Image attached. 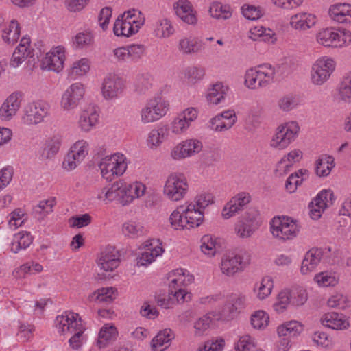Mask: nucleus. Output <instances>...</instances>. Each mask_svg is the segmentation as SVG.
Masks as SVG:
<instances>
[{
  "mask_svg": "<svg viewBox=\"0 0 351 351\" xmlns=\"http://www.w3.org/2000/svg\"><path fill=\"white\" fill-rule=\"evenodd\" d=\"M126 88L125 80L121 76L109 73L102 80L101 94L107 101H114L120 98Z\"/></svg>",
  "mask_w": 351,
  "mask_h": 351,
  "instance_id": "a211bd4d",
  "label": "nucleus"
},
{
  "mask_svg": "<svg viewBox=\"0 0 351 351\" xmlns=\"http://www.w3.org/2000/svg\"><path fill=\"white\" fill-rule=\"evenodd\" d=\"M323 252L321 249L312 248L304 255L302 261L300 272L302 275H307L313 271L321 262Z\"/></svg>",
  "mask_w": 351,
  "mask_h": 351,
  "instance_id": "c9c22d12",
  "label": "nucleus"
},
{
  "mask_svg": "<svg viewBox=\"0 0 351 351\" xmlns=\"http://www.w3.org/2000/svg\"><path fill=\"white\" fill-rule=\"evenodd\" d=\"M23 94L20 91L11 93L0 106V119L10 121L16 116L21 107Z\"/></svg>",
  "mask_w": 351,
  "mask_h": 351,
  "instance_id": "393cba45",
  "label": "nucleus"
},
{
  "mask_svg": "<svg viewBox=\"0 0 351 351\" xmlns=\"http://www.w3.org/2000/svg\"><path fill=\"white\" fill-rule=\"evenodd\" d=\"M190 202L193 204V205L199 210L204 212L208 206L214 204L215 197L210 191H202L197 193L194 197L193 202Z\"/></svg>",
  "mask_w": 351,
  "mask_h": 351,
  "instance_id": "69168bd1",
  "label": "nucleus"
},
{
  "mask_svg": "<svg viewBox=\"0 0 351 351\" xmlns=\"http://www.w3.org/2000/svg\"><path fill=\"white\" fill-rule=\"evenodd\" d=\"M334 158L328 155H321L315 162V173L319 177L328 176L334 167Z\"/></svg>",
  "mask_w": 351,
  "mask_h": 351,
  "instance_id": "864d4df0",
  "label": "nucleus"
},
{
  "mask_svg": "<svg viewBox=\"0 0 351 351\" xmlns=\"http://www.w3.org/2000/svg\"><path fill=\"white\" fill-rule=\"evenodd\" d=\"M144 14L138 9H130L119 16L113 27L117 36L130 37L136 34L145 24Z\"/></svg>",
  "mask_w": 351,
  "mask_h": 351,
  "instance_id": "20e7f679",
  "label": "nucleus"
},
{
  "mask_svg": "<svg viewBox=\"0 0 351 351\" xmlns=\"http://www.w3.org/2000/svg\"><path fill=\"white\" fill-rule=\"evenodd\" d=\"M89 143L84 139L75 141L71 147L62 162V168L71 171L85 159L88 154Z\"/></svg>",
  "mask_w": 351,
  "mask_h": 351,
  "instance_id": "aec40b11",
  "label": "nucleus"
},
{
  "mask_svg": "<svg viewBox=\"0 0 351 351\" xmlns=\"http://www.w3.org/2000/svg\"><path fill=\"white\" fill-rule=\"evenodd\" d=\"M175 32L172 21L167 17H160L152 25V34L158 39H167L173 36Z\"/></svg>",
  "mask_w": 351,
  "mask_h": 351,
  "instance_id": "7c9ffc66",
  "label": "nucleus"
},
{
  "mask_svg": "<svg viewBox=\"0 0 351 351\" xmlns=\"http://www.w3.org/2000/svg\"><path fill=\"white\" fill-rule=\"evenodd\" d=\"M250 199L251 197L248 193L241 192L237 194L224 205L221 211L222 218L228 219L234 217L250 203Z\"/></svg>",
  "mask_w": 351,
  "mask_h": 351,
  "instance_id": "cd10ccee",
  "label": "nucleus"
},
{
  "mask_svg": "<svg viewBox=\"0 0 351 351\" xmlns=\"http://www.w3.org/2000/svg\"><path fill=\"white\" fill-rule=\"evenodd\" d=\"M247 36L254 41L262 40L269 44H274L277 40L276 34L272 29L261 25L251 27Z\"/></svg>",
  "mask_w": 351,
  "mask_h": 351,
  "instance_id": "79ce46f5",
  "label": "nucleus"
},
{
  "mask_svg": "<svg viewBox=\"0 0 351 351\" xmlns=\"http://www.w3.org/2000/svg\"><path fill=\"white\" fill-rule=\"evenodd\" d=\"M260 223L255 215L246 213L239 217L234 225V233L239 239L251 237L258 228Z\"/></svg>",
  "mask_w": 351,
  "mask_h": 351,
  "instance_id": "b1692460",
  "label": "nucleus"
},
{
  "mask_svg": "<svg viewBox=\"0 0 351 351\" xmlns=\"http://www.w3.org/2000/svg\"><path fill=\"white\" fill-rule=\"evenodd\" d=\"M127 206L131 204L135 199L141 198L145 195L147 186L140 181L127 182L124 181Z\"/></svg>",
  "mask_w": 351,
  "mask_h": 351,
  "instance_id": "c03bdc74",
  "label": "nucleus"
},
{
  "mask_svg": "<svg viewBox=\"0 0 351 351\" xmlns=\"http://www.w3.org/2000/svg\"><path fill=\"white\" fill-rule=\"evenodd\" d=\"M99 117L98 108L94 105H88L80 111L77 126L82 132L88 133L97 128L99 123Z\"/></svg>",
  "mask_w": 351,
  "mask_h": 351,
  "instance_id": "5701e85b",
  "label": "nucleus"
},
{
  "mask_svg": "<svg viewBox=\"0 0 351 351\" xmlns=\"http://www.w3.org/2000/svg\"><path fill=\"white\" fill-rule=\"evenodd\" d=\"M275 76V68L269 64H263L245 71L244 84L252 90L265 88L274 82Z\"/></svg>",
  "mask_w": 351,
  "mask_h": 351,
  "instance_id": "1a4fd4ad",
  "label": "nucleus"
},
{
  "mask_svg": "<svg viewBox=\"0 0 351 351\" xmlns=\"http://www.w3.org/2000/svg\"><path fill=\"white\" fill-rule=\"evenodd\" d=\"M237 117L234 110H226L217 114L208 121L210 129L221 132L230 130L237 122Z\"/></svg>",
  "mask_w": 351,
  "mask_h": 351,
  "instance_id": "bb28decb",
  "label": "nucleus"
},
{
  "mask_svg": "<svg viewBox=\"0 0 351 351\" xmlns=\"http://www.w3.org/2000/svg\"><path fill=\"white\" fill-rule=\"evenodd\" d=\"M317 22V18L315 14L302 12L291 16L289 25L295 30L306 31L314 27Z\"/></svg>",
  "mask_w": 351,
  "mask_h": 351,
  "instance_id": "473e14b6",
  "label": "nucleus"
},
{
  "mask_svg": "<svg viewBox=\"0 0 351 351\" xmlns=\"http://www.w3.org/2000/svg\"><path fill=\"white\" fill-rule=\"evenodd\" d=\"M121 262V254L113 246H107L99 254L97 264L104 271H112L118 267Z\"/></svg>",
  "mask_w": 351,
  "mask_h": 351,
  "instance_id": "a878e982",
  "label": "nucleus"
},
{
  "mask_svg": "<svg viewBox=\"0 0 351 351\" xmlns=\"http://www.w3.org/2000/svg\"><path fill=\"white\" fill-rule=\"evenodd\" d=\"M121 232L125 237L136 239L143 235L145 228L141 222L134 219H130L123 223Z\"/></svg>",
  "mask_w": 351,
  "mask_h": 351,
  "instance_id": "6e6d98bb",
  "label": "nucleus"
},
{
  "mask_svg": "<svg viewBox=\"0 0 351 351\" xmlns=\"http://www.w3.org/2000/svg\"><path fill=\"white\" fill-rule=\"evenodd\" d=\"M62 143V136L59 134H53L47 138L41 154L42 158L49 159L54 157L58 153Z\"/></svg>",
  "mask_w": 351,
  "mask_h": 351,
  "instance_id": "49530a36",
  "label": "nucleus"
},
{
  "mask_svg": "<svg viewBox=\"0 0 351 351\" xmlns=\"http://www.w3.org/2000/svg\"><path fill=\"white\" fill-rule=\"evenodd\" d=\"M203 149L202 141L195 137L187 138L175 145L169 156L173 161H182L199 154Z\"/></svg>",
  "mask_w": 351,
  "mask_h": 351,
  "instance_id": "dca6fc26",
  "label": "nucleus"
},
{
  "mask_svg": "<svg viewBox=\"0 0 351 351\" xmlns=\"http://www.w3.org/2000/svg\"><path fill=\"white\" fill-rule=\"evenodd\" d=\"M95 197L104 204L116 202L121 206H127L124 180H119L106 186L97 189L95 191Z\"/></svg>",
  "mask_w": 351,
  "mask_h": 351,
  "instance_id": "f3484780",
  "label": "nucleus"
},
{
  "mask_svg": "<svg viewBox=\"0 0 351 351\" xmlns=\"http://www.w3.org/2000/svg\"><path fill=\"white\" fill-rule=\"evenodd\" d=\"M289 292L290 302L293 305L302 306L308 299L306 290L299 285L293 286L291 289H287Z\"/></svg>",
  "mask_w": 351,
  "mask_h": 351,
  "instance_id": "0e129e2a",
  "label": "nucleus"
},
{
  "mask_svg": "<svg viewBox=\"0 0 351 351\" xmlns=\"http://www.w3.org/2000/svg\"><path fill=\"white\" fill-rule=\"evenodd\" d=\"M313 280L319 287H335L339 283V276L335 271H324L316 274Z\"/></svg>",
  "mask_w": 351,
  "mask_h": 351,
  "instance_id": "4d7b16f0",
  "label": "nucleus"
},
{
  "mask_svg": "<svg viewBox=\"0 0 351 351\" xmlns=\"http://www.w3.org/2000/svg\"><path fill=\"white\" fill-rule=\"evenodd\" d=\"M20 34V25L15 19L10 21L1 31V38L8 45H14L19 38Z\"/></svg>",
  "mask_w": 351,
  "mask_h": 351,
  "instance_id": "3c124183",
  "label": "nucleus"
},
{
  "mask_svg": "<svg viewBox=\"0 0 351 351\" xmlns=\"http://www.w3.org/2000/svg\"><path fill=\"white\" fill-rule=\"evenodd\" d=\"M336 61L329 56L319 57L311 65V82L315 86H322L327 82L336 69Z\"/></svg>",
  "mask_w": 351,
  "mask_h": 351,
  "instance_id": "f8f14e48",
  "label": "nucleus"
},
{
  "mask_svg": "<svg viewBox=\"0 0 351 351\" xmlns=\"http://www.w3.org/2000/svg\"><path fill=\"white\" fill-rule=\"evenodd\" d=\"M54 326L60 335H69L73 332H84L85 328L79 315L73 312H64L58 315Z\"/></svg>",
  "mask_w": 351,
  "mask_h": 351,
  "instance_id": "6ab92c4d",
  "label": "nucleus"
},
{
  "mask_svg": "<svg viewBox=\"0 0 351 351\" xmlns=\"http://www.w3.org/2000/svg\"><path fill=\"white\" fill-rule=\"evenodd\" d=\"M332 96L337 104H351V71L341 77Z\"/></svg>",
  "mask_w": 351,
  "mask_h": 351,
  "instance_id": "c85d7f7f",
  "label": "nucleus"
},
{
  "mask_svg": "<svg viewBox=\"0 0 351 351\" xmlns=\"http://www.w3.org/2000/svg\"><path fill=\"white\" fill-rule=\"evenodd\" d=\"M210 16L219 21H227L232 18L233 8L230 5L223 3L219 1H213L210 3L208 10Z\"/></svg>",
  "mask_w": 351,
  "mask_h": 351,
  "instance_id": "58836bf2",
  "label": "nucleus"
},
{
  "mask_svg": "<svg viewBox=\"0 0 351 351\" xmlns=\"http://www.w3.org/2000/svg\"><path fill=\"white\" fill-rule=\"evenodd\" d=\"M204 215L205 212L193 204L186 202L171 213L169 220L174 230H189L199 227L204 221Z\"/></svg>",
  "mask_w": 351,
  "mask_h": 351,
  "instance_id": "f257e3e1",
  "label": "nucleus"
},
{
  "mask_svg": "<svg viewBox=\"0 0 351 351\" xmlns=\"http://www.w3.org/2000/svg\"><path fill=\"white\" fill-rule=\"evenodd\" d=\"M219 247V239L212 235L206 234L201 239L200 249L203 254L213 257L216 255Z\"/></svg>",
  "mask_w": 351,
  "mask_h": 351,
  "instance_id": "bf43d9fd",
  "label": "nucleus"
},
{
  "mask_svg": "<svg viewBox=\"0 0 351 351\" xmlns=\"http://www.w3.org/2000/svg\"><path fill=\"white\" fill-rule=\"evenodd\" d=\"M308 171L303 169L290 175L285 182L286 190L289 193L295 192L298 186L302 184L303 181L308 177Z\"/></svg>",
  "mask_w": 351,
  "mask_h": 351,
  "instance_id": "052dcab7",
  "label": "nucleus"
},
{
  "mask_svg": "<svg viewBox=\"0 0 351 351\" xmlns=\"http://www.w3.org/2000/svg\"><path fill=\"white\" fill-rule=\"evenodd\" d=\"M252 254L245 249L226 254L221 258L220 269L223 274L232 277L242 272L251 263Z\"/></svg>",
  "mask_w": 351,
  "mask_h": 351,
  "instance_id": "9d476101",
  "label": "nucleus"
},
{
  "mask_svg": "<svg viewBox=\"0 0 351 351\" xmlns=\"http://www.w3.org/2000/svg\"><path fill=\"white\" fill-rule=\"evenodd\" d=\"M43 266L36 262H28L16 269L14 274L16 278H25L27 274H35L43 271Z\"/></svg>",
  "mask_w": 351,
  "mask_h": 351,
  "instance_id": "338daca9",
  "label": "nucleus"
},
{
  "mask_svg": "<svg viewBox=\"0 0 351 351\" xmlns=\"http://www.w3.org/2000/svg\"><path fill=\"white\" fill-rule=\"evenodd\" d=\"M274 287L273 277L269 275H265L254 283L252 293L256 300L263 301L269 297Z\"/></svg>",
  "mask_w": 351,
  "mask_h": 351,
  "instance_id": "f704fd0d",
  "label": "nucleus"
},
{
  "mask_svg": "<svg viewBox=\"0 0 351 351\" xmlns=\"http://www.w3.org/2000/svg\"><path fill=\"white\" fill-rule=\"evenodd\" d=\"M270 317L264 310H256L252 313L250 317L251 326L256 330L263 331L269 326Z\"/></svg>",
  "mask_w": 351,
  "mask_h": 351,
  "instance_id": "5fc2aeb1",
  "label": "nucleus"
},
{
  "mask_svg": "<svg viewBox=\"0 0 351 351\" xmlns=\"http://www.w3.org/2000/svg\"><path fill=\"white\" fill-rule=\"evenodd\" d=\"M118 335V330L112 324H106L100 329L97 345L100 348H105L114 341Z\"/></svg>",
  "mask_w": 351,
  "mask_h": 351,
  "instance_id": "8fccbe9b",
  "label": "nucleus"
},
{
  "mask_svg": "<svg viewBox=\"0 0 351 351\" xmlns=\"http://www.w3.org/2000/svg\"><path fill=\"white\" fill-rule=\"evenodd\" d=\"M300 104L301 101L298 95L287 94L277 99L276 106L279 111L288 113L298 108Z\"/></svg>",
  "mask_w": 351,
  "mask_h": 351,
  "instance_id": "de8ad7c7",
  "label": "nucleus"
},
{
  "mask_svg": "<svg viewBox=\"0 0 351 351\" xmlns=\"http://www.w3.org/2000/svg\"><path fill=\"white\" fill-rule=\"evenodd\" d=\"M198 114V110L194 107H188L178 112L167 126L169 134L178 136L186 134L197 120Z\"/></svg>",
  "mask_w": 351,
  "mask_h": 351,
  "instance_id": "4468645a",
  "label": "nucleus"
},
{
  "mask_svg": "<svg viewBox=\"0 0 351 351\" xmlns=\"http://www.w3.org/2000/svg\"><path fill=\"white\" fill-rule=\"evenodd\" d=\"M202 49V41L192 36L180 38L178 43V50L182 55H193L199 53Z\"/></svg>",
  "mask_w": 351,
  "mask_h": 351,
  "instance_id": "a18cd8bd",
  "label": "nucleus"
},
{
  "mask_svg": "<svg viewBox=\"0 0 351 351\" xmlns=\"http://www.w3.org/2000/svg\"><path fill=\"white\" fill-rule=\"evenodd\" d=\"M170 294L178 302L186 300L188 291L186 287L194 281V276L186 269L177 268L168 274Z\"/></svg>",
  "mask_w": 351,
  "mask_h": 351,
  "instance_id": "9b49d317",
  "label": "nucleus"
},
{
  "mask_svg": "<svg viewBox=\"0 0 351 351\" xmlns=\"http://www.w3.org/2000/svg\"><path fill=\"white\" fill-rule=\"evenodd\" d=\"M31 40L29 36H23L12 53L10 65L11 67H19L32 53Z\"/></svg>",
  "mask_w": 351,
  "mask_h": 351,
  "instance_id": "2f4dec72",
  "label": "nucleus"
},
{
  "mask_svg": "<svg viewBox=\"0 0 351 351\" xmlns=\"http://www.w3.org/2000/svg\"><path fill=\"white\" fill-rule=\"evenodd\" d=\"M86 87L84 84L76 82L71 84L62 93L60 107L63 112L74 110L84 100Z\"/></svg>",
  "mask_w": 351,
  "mask_h": 351,
  "instance_id": "2eb2a0df",
  "label": "nucleus"
},
{
  "mask_svg": "<svg viewBox=\"0 0 351 351\" xmlns=\"http://www.w3.org/2000/svg\"><path fill=\"white\" fill-rule=\"evenodd\" d=\"M322 324L332 330H346L350 326L348 318L342 313L330 312L325 313L321 317Z\"/></svg>",
  "mask_w": 351,
  "mask_h": 351,
  "instance_id": "72a5a7b5",
  "label": "nucleus"
},
{
  "mask_svg": "<svg viewBox=\"0 0 351 351\" xmlns=\"http://www.w3.org/2000/svg\"><path fill=\"white\" fill-rule=\"evenodd\" d=\"M66 60V49L62 45L52 47L41 60L40 69L45 71L60 73Z\"/></svg>",
  "mask_w": 351,
  "mask_h": 351,
  "instance_id": "412c9836",
  "label": "nucleus"
},
{
  "mask_svg": "<svg viewBox=\"0 0 351 351\" xmlns=\"http://www.w3.org/2000/svg\"><path fill=\"white\" fill-rule=\"evenodd\" d=\"M117 295V290L114 287H102L97 289L89 296L92 301L110 302Z\"/></svg>",
  "mask_w": 351,
  "mask_h": 351,
  "instance_id": "680f3d73",
  "label": "nucleus"
},
{
  "mask_svg": "<svg viewBox=\"0 0 351 351\" xmlns=\"http://www.w3.org/2000/svg\"><path fill=\"white\" fill-rule=\"evenodd\" d=\"M169 132L167 125L159 126L151 130L147 135L146 144L152 149L160 147L168 138Z\"/></svg>",
  "mask_w": 351,
  "mask_h": 351,
  "instance_id": "37998d69",
  "label": "nucleus"
},
{
  "mask_svg": "<svg viewBox=\"0 0 351 351\" xmlns=\"http://www.w3.org/2000/svg\"><path fill=\"white\" fill-rule=\"evenodd\" d=\"M93 43V34L88 30L80 32L73 38V46L76 49H86L90 47Z\"/></svg>",
  "mask_w": 351,
  "mask_h": 351,
  "instance_id": "e2e57ef3",
  "label": "nucleus"
},
{
  "mask_svg": "<svg viewBox=\"0 0 351 351\" xmlns=\"http://www.w3.org/2000/svg\"><path fill=\"white\" fill-rule=\"evenodd\" d=\"M169 110V103L160 96L149 99L140 111V120L143 124L156 122L165 117Z\"/></svg>",
  "mask_w": 351,
  "mask_h": 351,
  "instance_id": "ddd939ff",
  "label": "nucleus"
},
{
  "mask_svg": "<svg viewBox=\"0 0 351 351\" xmlns=\"http://www.w3.org/2000/svg\"><path fill=\"white\" fill-rule=\"evenodd\" d=\"M256 347L255 339L248 334L241 336L235 344L236 351H252Z\"/></svg>",
  "mask_w": 351,
  "mask_h": 351,
  "instance_id": "774afa93",
  "label": "nucleus"
},
{
  "mask_svg": "<svg viewBox=\"0 0 351 351\" xmlns=\"http://www.w3.org/2000/svg\"><path fill=\"white\" fill-rule=\"evenodd\" d=\"M173 10L178 17L189 25L197 22V12L189 0H178L173 4Z\"/></svg>",
  "mask_w": 351,
  "mask_h": 351,
  "instance_id": "c756f323",
  "label": "nucleus"
},
{
  "mask_svg": "<svg viewBox=\"0 0 351 351\" xmlns=\"http://www.w3.org/2000/svg\"><path fill=\"white\" fill-rule=\"evenodd\" d=\"M175 337V332L171 328H165L160 330L151 341V350L165 351L171 346Z\"/></svg>",
  "mask_w": 351,
  "mask_h": 351,
  "instance_id": "e433bc0d",
  "label": "nucleus"
},
{
  "mask_svg": "<svg viewBox=\"0 0 351 351\" xmlns=\"http://www.w3.org/2000/svg\"><path fill=\"white\" fill-rule=\"evenodd\" d=\"M189 189L186 177L182 173L171 172L166 177L162 194L167 200L178 202L186 197Z\"/></svg>",
  "mask_w": 351,
  "mask_h": 351,
  "instance_id": "6e6552de",
  "label": "nucleus"
},
{
  "mask_svg": "<svg viewBox=\"0 0 351 351\" xmlns=\"http://www.w3.org/2000/svg\"><path fill=\"white\" fill-rule=\"evenodd\" d=\"M304 326L296 320L285 322L277 327L276 332L279 337L287 335L297 337L302 333Z\"/></svg>",
  "mask_w": 351,
  "mask_h": 351,
  "instance_id": "603ef678",
  "label": "nucleus"
},
{
  "mask_svg": "<svg viewBox=\"0 0 351 351\" xmlns=\"http://www.w3.org/2000/svg\"><path fill=\"white\" fill-rule=\"evenodd\" d=\"M316 43L328 49H339L351 44V31L343 27L320 28L315 35Z\"/></svg>",
  "mask_w": 351,
  "mask_h": 351,
  "instance_id": "f03ea898",
  "label": "nucleus"
},
{
  "mask_svg": "<svg viewBox=\"0 0 351 351\" xmlns=\"http://www.w3.org/2000/svg\"><path fill=\"white\" fill-rule=\"evenodd\" d=\"M91 66V61L87 58H81L71 62L66 70L67 75L72 80H77L86 75Z\"/></svg>",
  "mask_w": 351,
  "mask_h": 351,
  "instance_id": "a19ab883",
  "label": "nucleus"
},
{
  "mask_svg": "<svg viewBox=\"0 0 351 351\" xmlns=\"http://www.w3.org/2000/svg\"><path fill=\"white\" fill-rule=\"evenodd\" d=\"M130 161L127 156L116 152L100 158L98 167L101 176L108 182L122 176L126 171Z\"/></svg>",
  "mask_w": 351,
  "mask_h": 351,
  "instance_id": "39448f33",
  "label": "nucleus"
},
{
  "mask_svg": "<svg viewBox=\"0 0 351 351\" xmlns=\"http://www.w3.org/2000/svg\"><path fill=\"white\" fill-rule=\"evenodd\" d=\"M300 127L296 121H288L279 124L269 141V146L276 150H284L293 143L299 136Z\"/></svg>",
  "mask_w": 351,
  "mask_h": 351,
  "instance_id": "0eeeda50",
  "label": "nucleus"
},
{
  "mask_svg": "<svg viewBox=\"0 0 351 351\" xmlns=\"http://www.w3.org/2000/svg\"><path fill=\"white\" fill-rule=\"evenodd\" d=\"M229 91V87L223 83L218 82L210 86L206 95L207 102L210 105L217 106L225 101Z\"/></svg>",
  "mask_w": 351,
  "mask_h": 351,
  "instance_id": "ea45409f",
  "label": "nucleus"
},
{
  "mask_svg": "<svg viewBox=\"0 0 351 351\" xmlns=\"http://www.w3.org/2000/svg\"><path fill=\"white\" fill-rule=\"evenodd\" d=\"M33 241L32 237L28 232H19L13 236L10 243V250L18 253L21 250L27 248Z\"/></svg>",
  "mask_w": 351,
  "mask_h": 351,
  "instance_id": "13d9d810",
  "label": "nucleus"
},
{
  "mask_svg": "<svg viewBox=\"0 0 351 351\" xmlns=\"http://www.w3.org/2000/svg\"><path fill=\"white\" fill-rule=\"evenodd\" d=\"M183 79L189 86H194L200 82L205 77V69L199 66H189L186 67L183 71Z\"/></svg>",
  "mask_w": 351,
  "mask_h": 351,
  "instance_id": "09e8293b",
  "label": "nucleus"
},
{
  "mask_svg": "<svg viewBox=\"0 0 351 351\" xmlns=\"http://www.w3.org/2000/svg\"><path fill=\"white\" fill-rule=\"evenodd\" d=\"M143 251L136 258V265L138 267H147L155 261L158 256H162L164 250L158 240L152 239L146 241L142 246Z\"/></svg>",
  "mask_w": 351,
  "mask_h": 351,
  "instance_id": "4be33fe9",
  "label": "nucleus"
},
{
  "mask_svg": "<svg viewBox=\"0 0 351 351\" xmlns=\"http://www.w3.org/2000/svg\"><path fill=\"white\" fill-rule=\"evenodd\" d=\"M51 114V106L45 100L37 99L27 103L20 115L22 125L33 128L44 123Z\"/></svg>",
  "mask_w": 351,
  "mask_h": 351,
  "instance_id": "7ed1b4c3",
  "label": "nucleus"
},
{
  "mask_svg": "<svg viewBox=\"0 0 351 351\" xmlns=\"http://www.w3.org/2000/svg\"><path fill=\"white\" fill-rule=\"evenodd\" d=\"M330 18L339 23H347L351 21V4L337 3L330 6L328 10Z\"/></svg>",
  "mask_w": 351,
  "mask_h": 351,
  "instance_id": "4c0bfd02",
  "label": "nucleus"
},
{
  "mask_svg": "<svg viewBox=\"0 0 351 351\" xmlns=\"http://www.w3.org/2000/svg\"><path fill=\"white\" fill-rule=\"evenodd\" d=\"M300 229L299 221L289 216H275L269 222V232L272 237L282 242L295 239Z\"/></svg>",
  "mask_w": 351,
  "mask_h": 351,
  "instance_id": "423d86ee",
  "label": "nucleus"
}]
</instances>
